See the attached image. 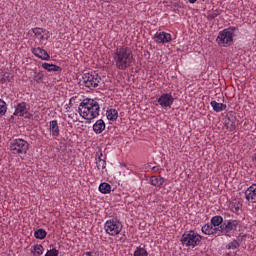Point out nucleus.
<instances>
[{
    "mask_svg": "<svg viewBox=\"0 0 256 256\" xmlns=\"http://www.w3.org/2000/svg\"><path fill=\"white\" fill-rule=\"evenodd\" d=\"M113 62L119 71H127L135 63L133 49L129 46H119L114 50Z\"/></svg>",
    "mask_w": 256,
    "mask_h": 256,
    "instance_id": "obj_1",
    "label": "nucleus"
},
{
    "mask_svg": "<svg viewBox=\"0 0 256 256\" xmlns=\"http://www.w3.org/2000/svg\"><path fill=\"white\" fill-rule=\"evenodd\" d=\"M78 113L80 117L91 123L93 119L99 117L101 113V105L95 99L85 98L78 107Z\"/></svg>",
    "mask_w": 256,
    "mask_h": 256,
    "instance_id": "obj_2",
    "label": "nucleus"
},
{
    "mask_svg": "<svg viewBox=\"0 0 256 256\" xmlns=\"http://www.w3.org/2000/svg\"><path fill=\"white\" fill-rule=\"evenodd\" d=\"M223 223V218L221 216H213L210 220V224H205L202 226L201 231L204 235H214V237H220L221 226Z\"/></svg>",
    "mask_w": 256,
    "mask_h": 256,
    "instance_id": "obj_3",
    "label": "nucleus"
},
{
    "mask_svg": "<svg viewBox=\"0 0 256 256\" xmlns=\"http://www.w3.org/2000/svg\"><path fill=\"white\" fill-rule=\"evenodd\" d=\"M236 31L237 28L235 27H229L220 31L216 38L218 45L221 47H229V45L233 43V38L235 37Z\"/></svg>",
    "mask_w": 256,
    "mask_h": 256,
    "instance_id": "obj_4",
    "label": "nucleus"
},
{
    "mask_svg": "<svg viewBox=\"0 0 256 256\" xmlns=\"http://www.w3.org/2000/svg\"><path fill=\"white\" fill-rule=\"evenodd\" d=\"M104 231L110 237H117L123 231V224L117 218H111L104 223Z\"/></svg>",
    "mask_w": 256,
    "mask_h": 256,
    "instance_id": "obj_5",
    "label": "nucleus"
},
{
    "mask_svg": "<svg viewBox=\"0 0 256 256\" xmlns=\"http://www.w3.org/2000/svg\"><path fill=\"white\" fill-rule=\"evenodd\" d=\"M202 239L203 237L201 235L197 234L193 230H190L184 232L181 237V243L182 245H185V247H191L192 249H195V247L201 243Z\"/></svg>",
    "mask_w": 256,
    "mask_h": 256,
    "instance_id": "obj_6",
    "label": "nucleus"
},
{
    "mask_svg": "<svg viewBox=\"0 0 256 256\" xmlns=\"http://www.w3.org/2000/svg\"><path fill=\"white\" fill-rule=\"evenodd\" d=\"M9 149L13 155H25L29 151V142L21 138L11 140Z\"/></svg>",
    "mask_w": 256,
    "mask_h": 256,
    "instance_id": "obj_7",
    "label": "nucleus"
},
{
    "mask_svg": "<svg viewBox=\"0 0 256 256\" xmlns=\"http://www.w3.org/2000/svg\"><path fill=\"white\" fill-rule=\"evenodd\" d=\"M101 83V76L96 72H88L82 76V85L88 89H95Z\"/></svg>",
    "mask_w": 256,
    "mask_h": 256,
    "instance_id": "obj_8",
    "label": "nucleus"
},
{
    "mask_svg": "<svg viewBox=\"0 0 256 256\" xmlns=\"http://www.w3.org/2000/svg\"><path fill=\"white\" fill-rule=\"evenodd\" d=\"M239 220H226L224 223L220 226V235H227L229 237L230 235H233L235 231H237V228L240 225Z\"/></svg>",
    "mask_w": 256,
    "mask_h": 256,
    "instance_id": "obj_9",
    "label": "nucleus"
},
{
    "mask_svg": "<svg viewBox=\"0 0 256 256\" xmlns=\"http://www.w3.org/2000/svg\"><path fill=\"white\" fill-rule=\"evenodd\" d=\"M154 41L155 43H162L165 45V43H171L172 37L171 34L167 32H156L154 35Z\"/></svg>",
    "mask_w": 256,
    "mask_h": 256,
    "instance_id": "obj_10",
    "label": "nucleus"
},
{
    "mask_svg": "<svg viewBox=\"0 0 256 256\" xmlns=\"http://www.w3.org/2000/svg\"><path fill=\"white\" fill-rule=\"evenodd\" d=\"M245 199L248 203H256V184L249 186L245 192Z\"/></svg>",
    "mask_w": 256,
    "mask_h": 256,
    "instance_id": "obj_11",
    "label": "nucleus"
},
{
    "mask_svg": "<svg viewBox=\"0 0 256 256\" xmlns=\"http://www.w3.org/2000/svg\"><path fill=\"white\" fill-rule=\"evenodd\" d=\"M32 53L35 57L41 59L42 61H49L51 59L49 53H47V51L41 47L33 48Z\"/></svg>",
    "mask_w": 256,
    "mask_h": 256,
    "instance_id": "obj_12",
    "label": "nucleus"
},
{
    "mask_svg": "<svg viewBox=\"0 0 256 256\" xmlns=\"http://www.w3.org/2000/svg\"><path fill=\"white\" fill-rule=\"evenodd\" d=\"M32 32L34 36L39 39V41H45V39H49V31L43 28H33Z\"/></svg>",
    "mask_w": 256,
    "mask_h": 256,
    "instance_id": "obj_13",
    "label": "nucleus"
},
{
    "mask_svg": "<svg viewBox=\"0 0 256 256\" xmlns=\"http://www.w3.org/2000/svg\"><path fill=\"white\" fill-rule=\"evenodd\" d=\"M107 157L103 155V152H97L96 167L98 170L105 169L107 167Z\"/></svg>",
    "mask_w": 256,
    "mask_h": 256,
    "instance_id": "obj_14",
    "label": "nucleus"
},
{
    "mask_svg": "<svg viewBox=\"0 0 256 256\" xmlns=\"http://www.w3.org/2000/svg\"><path fill=\"white\" fill-rule=\"evenodd\" d=\"M105 128L106 124L105 121H103V119H99L93 124V131L96 135H101V133L105 131Z\"/></svg>",
    "mask_w": 256,
    "mask_h": 256,
    "instance_id": "obj_15",
    "label": "nucleus"
},
{
    "mask_svg": "<svg viewBox=\"0 0 256 256\" xmlns=\"http://www.w3.org/2000/svg\"><path fill=\"white\" fill-rule=\"evenodd\" d=\"M49 127L52 137H59L61 130H59V123L57 122V120L50 121Z\"/></svg>",
    "mask_w": 256,
    "mask_h": 256,
    "instance_id": "obj_16",
    "label": "nucleus"
},
{
    "mask_svg": "<svg viewBox=\"0 0 256 256\" xmlns=\"http://www.w3.org/2000/svg\"><path fill=\"white\" fill-rule=\"evenodd\" d=\"M165 181V178L161 176L150 177V184L153 185V187H158V189H161V187H163V183H165Z\"/></svg>",
    "mask_w": 256,
    "mask_h": 256,
    "instance_id": "obj_17",
    "label": "nucleus"
},
{
    "mask_svg": "<svg viewBox=\"0 0 256 256\" xmlns=\"http://www.w3.org/2000/svg\"><path fill=\"white\" fill-rule=\"evenodd\" d=\"M26 113H27V104L25 102L19 103L16 107L14 115H17L18 117H23V115H26Z\"/></svg>",
    "mask_w": 256,
    "mask_h": 256,
    "instance_id": "obj_18",
    "label": "nucleus"
},
{
    "mask_svg": "<svg viewBox=\"0 0 256 256\" xmlns=\"http://www.w3.org/2000/svg\"><path fill=\"white\" fill-rule=\"evenodd\" d=\"M173 97H159L158 103L161 107H171L173 105Z\"/></svg>",
    "mask_w": 256,
    "mask_h": 256,
    "instance_id": "obj_19",
    "label": "nucleus"
},
{
    "mask_svg": "<svg viewBox=\"0 0 256 256\" xmlns=\"http://www.w3.org/2000/svg\"><path fill=\"white\" fill-rule=\"evenodd\" d=\"M210 105L216 113H221V111H225V109H227L226 104L218 103L217 101H211Z\"/></svg>",
    "mask_w": 256,
    "mask_h": 256,
    "instance_id": "obj_20",
    "label": "nucleus"
},
{
    "mask_svg": "<svg viewBox=\"0 0 256 256\" xmlns=\"http://www.w3.org/2000/svg\"><path fill=\"white\" fill-rule=\"evenodd\" d=\"M42 68L49 72H53V71L61 72L62 71L60 66H57V65L51 64V63H47V62L42 63Z\"/></svg>",
    "mask_w": 256,
    "mask_h": 256,
    "instance_id": "obj_21",
    "label": "nucleus"
},
{
    "mask_svg": "<svg viewBox=\"0 0 256 256\" xmlns=\"http://www.w3.org/2000/svg\"><path fill=\"white\" fill-rule=\"evenodd\" d=\"M106 117L108 121H117L119 112L116 109L111 108L106 111Z\"/></svg>",
    "mask_w": 256,
    "mask_h": 256,
    "instance_id": "obj_22",
    "label": "nucleus"
},
{
    "mask_svg": "<svg viewBox=\"0 0 256 256\" xmlns=\"http://www.w3.org/2000/svg\"><path fill=\"white\" fill-rule=\"evenodd\" d=\"M45 252V248L41 244H36L31 247V253L34 256H41Z\"/></svg>",
    "mask_w": 256,
    "mask_h": 256,
    "instance_id": "obj_23",
    "label": "nucleus"
},
{
    "mask_svg": "<svg viewBox=\"0 0 256 256\" xmlns=\"http://www.w3.org/2000/svg\"><path fill=\"white\" fill-rule=\"evenodd\" d=\"M43 77H45L43 71H35L33 75L30 77V79L31 81H34V83H42Z\"/></svg>",
    "mask_w": 256,
    "mask_h": 256,
    "instance_id": "obj_24",
    "label": "nucleus"
},
{
    "mask_svg": "<svg viewBox=\"0 0 256 256\" xmlns=\"http://www.w3.org/2000/svg\"><path fill=\"white\" fill-rule=\"evenodd\" d=\"M99 191L100 193H103V195H107L111 193V186L107 182H103L99 185Z\"/></svg>",
    "mask_w": 256,
    "mask_h": 256,
    "instance_id": "obj_25",
    "label": "nucleus"
},
{
    "mask_svg": "<svg viewBox=\"0 0 256 256\" xmlns=\"http://www.w3.org/2000/svg\"><path fill=\"white\" fill-rule=\"evenodd\" d=\"M1 83H11L13 81V74L9 72H5L1 77H0Z\"/></svg>",
    "mask_w": 256,
    "mask_h": 256,
    "instance_id": "obj_26",
    "label": "nucleus"
},
{
    "mask_svg": "<svg viewBox=\"0 0 256 256\" xmlns=\"http://www.w3.org/2000/svg\"><path fill=\"white\" fill-rule=\"evenodd\" d=\"M34 237L36 239L43 240V239H45V237H47V231H45V229H43V228H40L34 232Z\"/></svg>",
    "mask_w": 256,
    "mask_h": 256,
    "instance_id": "obj_27",
    "label": "nucleus"
},
{
    "mask_svg": "<svg viewBox=\"0 0 256 256\" xmlns=\"http://www.w3.org/2000/svg\"><path fill=\"white\" fill-rule=\"evenodd\" d=\"M241 207L242 205L239 203V201L230 203V211H232V213H239V211H241Z\"/></svg>",
    "mask_w": 256,
    "mask_h": 256,
    "instance_id": "obj_28",
    "label": "nucleus"
},
{
    "mask_svg": "<svg viewBox=\"0 0 256 256\" xmlns=\"http://www.w3.org/2000/svg\"><path fill=\"white\" fill-rule=\"evenodd\" d=\"M225 127L228 131H235L237 126L235 125V121L231 120V118H227L225 120Z\"/></svg>",
    "mask_w": 256,
    "mask_h": 256,
    "instance_id": "obj_29",
    "label": "nucleus"
},
{
    "mask_svg": "<svg viewBox=\"0 0 256 256\" xmlns=\"http://www.w3.org/2000/svg\"><path fill=\"white\" fill-rule=\"evenodd\" d=\"M134 256H149V252L145 248L137 247Z\"/></svg>",
    "mask_w": 256,
    "mask_h": 256,
    "instance_id": "obj_30",
    "label": "nucleus"
},
{
    "mask_svg": "<svg viewBox=\"0 0 256 256\" xmlns=\"http://www.w3.org/2000/svg\"><path fill=\"white\" fill-rule=\"evenodd\" d=\"M240 245L241 244H239V241L233 240L226 245V249H228V250L232 249L234 251V249H239Z\"/></svg>",
    "mask_w": 256,
    "mask_h": 256,
    "instance_id": "obj_31",
    "label": "nucleus"
},
{
    "mask_svg": "<svg viewBox=\"0 0 256 256\" xmlns=\"http://www.w3.org/2000/svg\"><path fill=\"white\" fill-rule=\"evenodd\" d=\"M7 113V104L0 99V117H3Z\"/></svg>",
    "mask_w": 256,
    "mask_h": 256,
    "instance_id": "obj_32",
    "label": "nucleus"
},
{
    "mask_svg": "<svg viewBox=\"0 0 256 256\" xmlns=\"http://www.w3.org/2000/svg\"><path fill=\"white\" fill-rule=\"evenodd\" d=\"M45 256H59V250L52 248L46 252Z\"/></svg>",
    "mask_w": 256,
    "mask_h": 256,
    "instance_id": "obj_33",
    "label": "nucleus"
},
{
    "mask_svg": "<svg viewBox=\"0 0 256 256\" xmlns=\"http://www.w3.org/2000/svg\"><path fill=\"white\" fill-rule=\"evenodd\" d=\"M152 171H154V173H159V171H161V167L154 166V167H152Z\"/></svg>",
    "mask_w": 256,
    "mask_h": 256,
    "instance_id": "obj_34",
    "label": "nucleus"
},
{
    "mask_svg": "<svg viewBox=\"0 0 256 256\" xmlns=\"http://www.w3.org/2000/svg\"><path fill=\"white\" fill-rule=\"evenodd\" d=\"M252 161H254V162L256 163V153L253 154V156H252Z\"/></svg>",
    "mask_w": 256,
    "mask_h": 256,
    "instance_id": "obj_35",
    "label": "nucleus"
},
{
    "mask_svg": "<svg viewBox=\"0 0 256 256\" xmlns=\"http://www.w3.org/2000/svg\"><path fill=\"white\" fill-rule=\"evenodd\" d=\"M189 1V3H191V4H193V3H196L197 2V0H188Z\"/></svg>",
    "mask_w": 256,
    "mask_h": 256,
    "instance_id": "obj_36",
    "label": "nucleus"
},
{
    "mask_svg": "<svg viewBox=\"0 0 256 256\" xmlns=\"http://www.w3.org/2000/svg\"><path fill=\"white\" fill-rule=\"evenodd\" d=\"M161 97H171V95H169V94H164V95H161Z\"/></svg>",
    "mask_w": 256,
    "mask_h": 256,
    "instance_id": "obj_37",
    "label": "nucleus"
},
{
    "mask_svg": "<svg viewBox=\"0 0 256 256\" xmlns=\"http://www.w3.org/2000/svg\"><path fill=\"white\" fill-rule=\"evenodd\" d=\"M216 16L217 14H212V19H215Z\"/></svg>",
    "mask_w": 256,
    "mask_h": 256,
    "instance_id": "obj_38",
    "label": "nucleus"
},
{
    "mask_svg": "<svg viewBox=\"0 0 256 256\" xmlns=\"http://www.w3.org/2000/svg\"><path fill=\"white\" fill-rule=\"evenodd\" d=\"M105 3H110L111 0H103Z\"/></svg>",
    "mask_w": 256,
    "mask_h": 256,
    "instance_id": "obj_39",
    "label": "nucleus"
},
{
    "mask_svg": "<svg viewBox=\"0 0 256 256\" xmlns=\"http://www.w3.org/2000/svg\"><path fill=\"white\" fill-rule=\"evenodd\" d=\"M119 241H125V239H123V238H120V239H119Z\"/></svg>",
    "mask_w": 256,
    "mask_h": 256,
    "instance_id": "obj_40",
    "label": "nucleus"
}]
</instances>
